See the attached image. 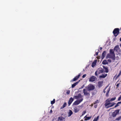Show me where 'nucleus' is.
Returning a JSON list of instances; mask_svg holds the SVG:
<instances>
[{"label":"nucleus","instance_id":"obj_1","mask_svg":"<svg viewBox=\"0 0 121 121\" xmlns=\"http://www.w3.org/2000/svg\"><path fill=\"white\" fill-rule=\"evenodd\" d=\"M109 100L107 99L105 104V107H106L107 108L112 107L116 104L115 103H111Z\"/></svg>","mask_w":121,"mask_h":121},{"label":"nucleus","instance_id":"obj_2","mask_svg":"<svg viewBox=\"0 0 121 121\" xmlns=\"http://www.w3.org/2000/svg\"><path fill=\"white\" fill-rule=\"evenodd\" d=\"M105 72L104 69L102 68H99L95 72V75L97 76L98 74H100L101 73H102Z\"/></svg>","mask_w":121,"mask_h":121},{"label":"nucleus","instance_id":"obj_3","mask_svg":"<svg viewBox=\"0 0 121 121\" xmlns=\"http://www.w3.org/2000/svg\"><path fill=\"white\" fill-rule=\"evenodd\" d=\"M120 30L118 28H115L113 31V33L114 36L116 37L119 33Z\"/></svg>","mask_w":121,"mask_h":121},{"label":"nucleus","instance_id":"obj_4","mask_svg":"<svg viewBox=\"0 0 121 121\" xmlns=\"http://www.w3.org/2000/svg\"><path fill=\"white\" fill-rule=\"evenodd\" d=\"M106 58H111L113 60L115 59V55L110 53L108 54L106 56Z\"/></svg>","mask_w":121,"mask_h":121},{"label":"nucleus","instance_id":"obj_5","mask_svg":"<svg viewBox=\"0 0 121 121\" xmlns=\"http://www.w3.org/2000/svg\"><path fill=\"white\" fill-rule=\"evenodd\" d=\"M119 111L120 110L119 109L115 110L112 113V117H115L119 113Z\"/></svg>","mask_w":121,"mask_h":121},{"label":"nucleus","instance_id":"obj_6","mask_svg":"<svg viewBox=\"0 0 121 121\" xmlns=\"http://www.w3.org/2000/svg\"><path fill=\"white\" fill-rule=\"evenodd\" d=\"M88 91L87 89H84L83 90V92L85 96H86L89 97L90 96V94L89 92H88Z\"/></svg>","mask_w":121,"mask_h":121},{"label":"nucleus","instance_id":"obj_7","mask_svg":"<svg viewBox=\"0 0 121 121\" xmlns=\"http://www.w3.org/2000/svg\"><path fill=\"white\" fill-rule=\"evenodd\" d=\"M87 90L89 91L94 90L95 89V86L92 85H90L88 86Z\"/></svg>","mask_w":121,"mask_h":121},{"label":"nucleus","instance_id":"obj_8","mask_svg":"<svg viewBox=\"0 0 121 121\" xmlns=\"http://www.w3.org/2000/svg\"><path fill=\"white\" fill-rule=\"evenodd\" d=\"M83 100V98H82L78 100H76L75 101L73 104V105H78Z\"/></svg>","mask_w":121,"mask_h":121},{"label":"nucleus","instance_id":"obj_9","mask_svg":"<svg viewBox=\"0 0 121 121\" xmlns=\"http://www.w3.org/2000/svg\"><path fill=\"white\" fill-rule=\"evenodd\" d=\"M82 96L80 94H78L77 95L74 96H73V98L76 99H79L82 98Z\"/></svg>","mask_w":121,"mask_h":121},{"label":"nucleus","instance_id":"obj_10","mask_svg":"<svg viewBox=\"0 0 121 121\" xmlns=\"http://www.w3.org/2000/svg\"><path fill=\"white\" fill-rule=\"evenodd\" d=\"M96 79V77L94 76H92L89 79V81L90 82H94L95 81V80Z\"/></svg>","mask_w":121,"mask_h":121},{"label":"nucleus","instance_id":"obj_11","mask_svg":"<svg viewBox=\"0 0 121 121\" xmlns=\"http://www.w3.org/2000/svg\"><path fill=\"white\" fill-rule=\"evenodd\" d=\"M73 100V99L72 97H71L70 98L68 102V106H69L70 105Z\"/></svg>","mask_w":121,"mask_h":121},{"label":"nucleus","instance_id":"obj_12","mask_svg":"<svg viewBox=\"0 0 121 121\" xmlns=\"http://www.w3.org/2000/svg\"><path fill=\"white\" fill-rule=\"evenodd\" d=\"M80 75V74H78L77 76H76L74 78L72 79L71 80L72 81V82L74 81L77 80V79L79 78Z\"/></svg>","mask_w":121,"mask_h":121},{"label":"nucleus","instance_id":"obj_13","mask_svg":"<svg viewBox=\"0 0 121 121\" xmlns=\"http://www.w3.org/2000/svg\"><path fill=\"white\" fill-rule=\"evenodd\" d=\"M107 75V74L104 73L102 74L101 75L99 76V78H104Z\"/></svg>","mask_w":121,"mask_h":121},{"label":"nucleus","instance_id":"obj_14","mask_svg":"<svg viewBox=\"0 0 121 121\" xmlns=\"http://www.w3.org/2000/svg\"><path fill=\"white\" fill-rule=\"evenodd\" d=\"M103 83V81L99 82H98V86L99 87H101L102 86Z\"/></svg>","mask_w":121,"mask_h":121},{"label":"nucleus","instance_id":"obj_15","mask_svg":"<svg viewBox=\"0 0 121 121\" xmlns=\"http://www.w3.org/2000/svg\"><path fill=\"white\" fill-rule=\"evenodd\" d=\"M106 54V52L105 51L103 52L102 55V58L103 59L105 57V54Z\"/></svg>","mask_w":121,"mask_h":121},{"label":"nucleus","instance_id":"obj_16","mask_svg":"<svg viewBox=\"0 0 121 121\" xmlns=\"http://www.w3.org/2000/svg\"><path fill=\"white\" fill-rule=\"evenodd\" d=\"M65 118L62 117H59L58 118V121H63Z\"/></svg>","mask_w":121,"mask_h":121},{"label":"nucleus","instance_id":"obj_17","mask_svg":"<svg viewBox=\"0 0 121 121\" xmlns=\"http://www.w3.org/2000/svg\"><path fill=\"white\" fill-rule=\"evenodd\" d=\"M67 105V104L66 102H65L64 104L63 105L61 106L60 108V109H62L64 108Z\"/></svg>","mask_w":121,"mask_h":121},{"label":"nucleus","instance_id":"obj_18","mask_svg":"<svg viewBox=\"0 0 121 121\" xmlns=\"http://www.w3.org/2000/svg\"><path fill=\"white\" fill-rule=\"evenodd\" d=\"M80 81L79 80V81H78L74 83L72 85V88H74L75 86H76V85H77V84H78V83Z\"/></svg>","mask_w":121,"mask_h":121},{"label":"nucleus","instance_id":"obj_19","mask_svg":"<svg viewBox=\"0 0 121 121\" xmlns=\"http://www.w3.org/2000/svg\"><path fill=\"white\" fill-rule=\"evenodd\" d=\"M73 114V112L71 110H69V112H68V117L70 116Z\"/></svg>","mask_w":121,"mask_h":121},{"label":"nucleus","instance_id":"obj_20","mask_svg":"<svg viewBox=\"0 0 121 121\" xmlns=\"http://www.w3.org/2000/svg\"><path fill=\"white\" fill-rule=\"evenodd\" d=\"M102 63L103 65H106L108 64V63L106 60H104L102 62Z\"/></svg>","mask_w":121,"mask_h":121},{"label":"nucleus","instance_id":"obj_21","mask_svg":"<svg viewBox=\"0 0 121 121\" xmlns=\"http://www.w3.org/2000/svg\"><path fill=\"white\" fill-rule=\"evenodd\" d=\"M103 68L104 69H105V71H104L106 73H107L108 72V69L107 67H105L103 66Z\"/></svg>","mask_w":121,"mask_h":121},{"label":"nucleus","instance_id":"obj_22","mask_svg":"<svg viewBox=\"0 0 121 121\" xmlns=\"http://www.w3.org/2000/svg\"><path fill=\"white\" fill-rule=\"evenodd\" d=\"M74 112L75 113H76L78 112L79 110L77 108L75 107L74 109Z\"/></svg>","mask_w":121,"mask_h":121},{"label":"nucleus","instance_id":"obj_23","mask_svg":"<svg viewBox=\"0 0 121 121\" xmlns=\"http://www.w3.org/2000/svg\"><path fill=\"white\" fill-rule=\"evenodd\" d=\"M110 89H108L107 90L106 94V97H108V93L110 91Z\"/></svg>","mask_w":121,"mask_h":121},{"label":"nucleus","instance_id":"obj_24","mask_svg":"<svg viewBox=\"0 0 121 121\" xmlns=\"http://www.w3.org/2000/svg\"><path fill=\"white\" fill-rule=\"evenodd\" d=\"M109 52L110 54H112L115 55L114 51L112 49H110V50Z\"/></svg>","mask_w":121,"mask_h":121},{"label":"nucleus","instance_id":"obj_25","mask_svg":"<svg viewBox=\"0 0 121 121\" xmlns=\"http://www.w3.org/2000/svg\"><path fill=\"white\" fill-rule=\"evenodd\" d=\"M116 99V97H114V98H112L111 99H109V101H110L111 102L112 101H113L114 100Z\"/></svg>","mask_w":121,"mask_h":121},{"label":"nucleus","instance_id":"obj_26","mask_svg":"<svg viewBox=\"0 0 121 121\" xmlns=\"http://www.w3.org/2000/svg\"><path fill=\"white\" fill-rule=\"evenodd\" d=\"M120 48L119 47V46L118 45H117L114 48V49L115 50H116V51L117 50H118Z\"/></svg>","mask_w":121,"mask_h":121},{"label":"nucleus","instance_id":"obj_27","mask_svg":"<svg viewBox=\"0 0 121 121\" xmlns=\"http://www.w3.org/2000/svg\"><path fill=\"white\" fill-rule=\"evenodd\" d=\"M99 118V116H98L96 118H94L93 121H97Z\"/></svg>","mask_w":121,"mask_h":121},{"label":"nucleus","instance_id":"obj_28","mask_svg":"<svg viewBox=\"0 0 121 121\" xmlns=\"http://www.w3.org/2000/svg\"><path fill=\"white\" fill-rule=\"evenodd\" d=\"M85 117L86 118H85V120H89L91 118V117H86V116Z\"/></svg>","mask_w":121,"mask_h":121},{"label":"nucleus","instance_id":"obj_29","mask_svg":"<svg viewBox=\"0 0 121 121\" xmlns=\"http://www.w3.org/2000/svg\"><path fill=\"white\" fill-rule=\"evenodd\" d=\"M116 51L119 54H121V50L120 48L118 49V50H117Z\"/></svg>","mask_w":121,"mask_h":121},{"label":"nucleus","instance_id":"obj_30","mask_svg":"<svg viewBox=\"0 0 121 121\" xmlns=\"http://www.w3.org/2000/svg\"><path fill=\"white\" fill-rule=\"evenodd\" d=\"M96 64V62H93L92 64V67H94V66Z\"/></svg>","mask_w":121,"mask_h":121},{"label":"nucleus","instance_id":"obj_31","mask_svg":"<svg viewBox=\"0 0 121 121\" xmlns=\"http://www.w3.org/2000/svg\"><path fill=\"white\" fill-rule=\"evenodd\" d=\"M55 102V99H54L52 101H51V104H54Z\"/></svg>","mask_w":121,"mask_h":121},{"label":"nucleus","instance_id":"obj_32","mask_svg":"<svg viewBox=\"0 0 121 121\" xmlns=\"http://www.w3.org/2000/svg\"><path fill=\"white\" fill-rule=\"evenodd\" d=\"M121 119V116H119L116 119V120L117 121H119Z\"/></svg>","mask_w":121,"mask_h":121},{"label":"nucleus","instance_id":"obj_33","mask_svg":"<svg viewBox=\"0 0 121 121\" xmlns=\"http://www.w3.org/2000/svg\"><path fill=\"white\" fill-rule=\"evenodd\" d=\"M99 102L98 100V99H97L96 101H95V103H94V104H96L99 103Z\"/></svg>","mask_w":121,"mask_h":121},{"label":"nucleus","instance_id":"obj_34","mask_svg":"<svg viewBox=\"0 0 121 121\" xmlns=\"http://www.w3.org/2000/svg\"><path fill=\"white\" fill-rule=\"evenodd\" d=\"M70 92V91L69 90H68L66 92V94H67L68 95L69 94Z\"/></svg>","mask_w":121,"mask_h":121},{"label":"nucleus","instance_id":"obj_35","mask_svg":"<svg viewBox=\"0 0 121 121\" xmlns=\"http://www.w3.org/2000/svg\"><path fill=\"white\" fill-rule=\"evenodd\" d=\"M119 106V104L118 103H117L116 105L115 106L114 108H116Z\"/></svg>","mask_w":121,"mask_h":121},{"label":"nucleus","instance_id":"obj_36","mask_svg":"<svg viewBox=\"0 0 121 121\" xmlns=\"http://www.w3.org/2000/svg\"><path fill=\"white\" fill-rule=\"evenodd\" d=\"M86 76V74H84V75H83L82 76V77L83 78H85Z\"/></svg>","mask_w":121,"mask_h":121},{"label":"nucleus","instance_id":"obj_37","mask_svg":"<svg viewBox=\"0 0 121 121\" xmlns=\"http://www.w3.org/2000/svg\"><path fill=\"white\" fill-rule=\"evenodd\" d=\"M107 60L109 63L111 62V60L110 59H108V60Z\"/></svg>","mask_w":121,"mask_h":121},{"label":"nucleus","instance_id":"obj_38","mask_svg":"<svg viewBox=\"0 0 121 121\" xmlns=\"http://www.w3.org/2000/svg\"><path fill=\"white\" fill-rule=\"evenodd\" d=\"M121 75V71H120V72L119 73V74L117 76V77H118Z\"/></svg>","mask_w":121,"mask_h":121},{"label":"nucleus","instance_id":"obj_39","mask_svg":"<svg viewBox=\"0 0 121 121\" xmlns=\"http://www.w3.org/2000/svg\"><path fill=\"white\" fill-rule=\"evenodd\" d=\"M121 99V96H120L118 98V101H120Z\"/></svg>","mask_w":121,"mask_h":121},{"label":"nucleus","instance_id":"obj_40","mask_svg":"<svg viewBox=\"0 0 121 121\" xmlns=\"http://www.w3.org/2000/svg\"><path fill=\"white\" fill-rule=\"evenodd\" d=\"M86 113L85 111H84L82 113V115H83Z\"/></svg>","mask_w":121,"mask_h":121},{"label":"nucleus","instance_id":"obj_41","mask_svg":"<svg viewBox=\"0 0 121 121\" xmlns=\"http://www.w3.org/2000/svg\"><path fill=\"white\" fill-rule=\"evenodd\" d=\"M98 52H96L95 54L96 55H97L98 54V53H99V50H98Z\"/></svg>","mask_w":121,"mask_h":121},{"label":"nucleus","instance_id":"obj_42","mask_svg":"<svg viewBox=\"0 0 121 121\" xmlns=\"http://www.w3.org/2000/svg\"><path fill=\"white\" fill-rule=\"evenodd\" d=\"M120 83H118L116 85V86L117 87H119V85Z\"/></svg>","mask_w":121,"mask_h":121},{"label":"nucleus","instance_id":"obj_43","mask_svg":"<svg viewBox=\"0 0 121 121\" xmlns=\"http://www.w3.org/2000/svg\"><path fill=\"white\" fill-rule=\"evenodd\" d=\"M106 89V88L104 89L103 91V92L104 93H105L106 92V91H105V90Z\"/></svg>","mask_w":121,"mask_h":121},{"label":"nucleus","instance_id":"obj_44","mask_svg":"<svg viewBox=\"0 0 121 121\" xmlns=\"http://www.w3.org/2000/svg\"><path fill=\"white\" fill-rule=\"evenodd\" d=\"M84 85H83L81 87V88H82L84 87Z\"/></svg>","mask_w":121,"mask_h":121},{"label":"nucleus","instance_id":"obj_45","mask_svg":"<svg viewBox=\"0 0 121 121\" xmlns=\"http://www.w3.org/2000/svg\"><path fill=\"white\" fill-rule=\"evenodd\" d=\"M97 106V105H95L94 106V107L95 108H96Z\"/></svg>","mask_w":121,"mask_h":121},{"label":"nucleus","instance_id":"obj_46","mask_svg":"<svg viewBox=\"0 0 121 121\" xmlns=\"http://www.w3.org/2000/svg\"><path fill=\"white\" fill-rule=\"evenodd\" d=\"M117 103L119 104H121V101L118 102Z\"/></svg>","mask_w":121,"mask_h":121},{"label":"nucleus","instance_id":"obj_47","mask_svg":"<svg viewBox=\"0 0 121 121\" xmlns=\"http://www.w3.org/2000/svg\"><path fill=\"white\" fill-rule=\"evenodd\" d=\"M50 112L51 113H52V110H51L50 111Z\"/></svg>","mask_w":121,"mask_h":121},{"label":"nucleus","instance_id":"obj_48","mask_svg":"<svg viewBox=\"0 0 121 121\" xmlns=\"http://www.w3.org/2000/svg\"><path fill=\"white\" fill-rule=\"evenodd\" d=\"M102 49V47L100 48V50H101Z\"/></svg>","mask_w":121,"mask_h":121},{"label":"nucleus","instance_id":"obj_49","mask_svg":"<svg viewBox=\"0 0 121 121\" xmlns=\"http://www.w3.org/2000/svg\"><path fill=\"white\" fill-rule=\"evenodd\" d=\"M120 41H121V37L120 38Z\"/></svg>","mask_w":121,"mask_h":121},{"label":"nucleus","instance_id":"obj_50","mask_svg":"<svg viewBox=\"0 0 121 121\" xmlns=\"http://www.w3.org/2000/svg\"><path fill=\"white\" fill-rule=\"evenodd\" d=\"M120 46L121 47V44H120Z\"/></svg>","mask_w":121,"mask_h":121},{"label":"nucleus","instance_id":"obj_51","mask_svg":"<svg viewBox=\"0 0 121 121\" xmlns=\"http://www.w3.org/2000/svg\"><path fill=\"white\" fill-rule=\"evenodd\" d=\"M112 109V108H111L110 109Z\"/></svg>","mask_w":121,"mask_h":121},{"label":"nucleus","instance_id":"obj_52","mask_svg":"<svg viewBox=\"0 0 121 121\" xmlns=\"http://www.w3.org/2000/svg\"><path fill=\"white\" fill-rule=\"evenodd\" d=\"M120 96L121 97V95H120Z\"/></svg>","mask_w":121,"mask_h":121},{"label":"nucleus","instance_id":"obj_53","mask_svg":"<svg viewBox=\"0 0 121 121\" xmlns=\"http://www.w3.org/2000/svg\"><path fill=\"white\" fill-rule=\"evenodd\" d=\"M120 29H121V28H120Z\"/></svg>","mask_w":121,"mask_h":121}]
</instances>
